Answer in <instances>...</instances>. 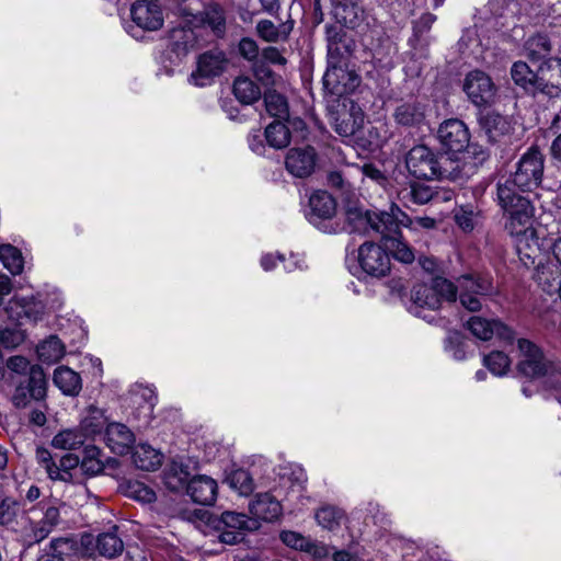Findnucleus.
<instances>
[{"instance_id":"b1692460","label":"nucleus","mask_w":561,"mask_h":561,"mask_svg":"<svg viewBox=\"0 0 561 561\" xmlns=\"http://www.w3.org/2000/svg\"><path fill=\"white\" fill-rule=\"evenodd\" d=\"M295 21L288 19L275 24L273 21L263 19L256 23V35L264 42L271 44L285 43L294 30Z\"/></svg>"},{"instance_id":"6e6d98bb","label":"nucleus","mask_w":561,"mask_h":561,"mask_svg":"<svg viewBox=\"0 0 561 561\" xmlns=\"http://www.w3.org/2000/svg\"><path fill=\"white\" fill-rule=\"evenodd\" d=\"M7 366L10 370L26 376L33 365L23 356H12L8 359Z\"/></svg>"},{"instance_id":"de8ad7c7","label":"nucleus","mask_w":561,"mask_h":561,"mask_svg":"<svg viewBox=\"0 0 561 561\" xmlns=\"http://www.w3.org/2000/svg\"><path fill=\"white\" fill-rule=\"evenodd\" d=\"M73 545V541L66 538L53 539L49 552L41 554L36 561H65L62 556L66 554V550L72 549Z\"/></svg>"},{"instance_id":"864d4df0","label":"nucleus","mask_w":561,"mask_h":561,"mask_svg":"<svg viewBox=\"0 0 561 561\" xmlns=\"http://www.w3.org/2000/svg\"><path fill=\"white\" fill-rule=\"evenodd\" d=\"M262 59L268 64L285 67L287 58L283 55V50L276 46L264 47L261 51Z\"/></svg>"},{"instance_id":"20e7f679","label":"nucleus","mask_w":561,"mask_h":561,"mask_svg":"<svg viewBox=\"0 0 561 561\" xmlns=\"http://www.w3.org/2000/svg\"><path fill=\"white\" fill-rule=\"evenodd\" d=\"M449 157L438 156L424 145L414 146L405 156V165L409 172L416 179L443 180L459 178L458 165Z\"/></svg>"},{"instance_id":"49530a36","label":"nucleus","mask_w":561,"mask_h":561,"mask_svg":"<svg viewBox=\"0 0 561 561\" xmlns=\"http://www.w3.org/2000/svg\"><path fill=\"white\" fill-rule=\"evenodd\" d=\"M31 304L32 300L27 297L13 296L4 310L11 320L20 321L24 317H30Z\"/></svg>"},{"instance_id":"f8f14e48","label":"nucleus","mask_w":561,"mask_h":561,"mask_svg":"<svg viewBox=\"0 0 561 561\" xmlns=\"http://www.w3.org/2000/svg\"><path fill=\"white\" fill-rule=\"evenodd\" d=\"M358 263L362 270L371 277H383L391 268L390 256L383 244L365 242L358 249Z\"/></svg>"},{"instance_id":"393cba45","label":"nucleus","mask_w":561,"mask_h":561,"mask_svg":"<svg viewBox=\"0 0 561 561\" xmlns=\"http://www.w3.org/2000/svg\"><path fill=\"white\" fill-rule=\"evenodd\" d=\"M310 213L308 219L311 224L318 225L319 220H328L336 213V202L325 191H317L309 198Z\"/></svg>"},{"instance_id":"e2e57ef3","label":"nucleus","mask_w":561,"mask_h":561,"mask_svg":"<svg viewBox=\"0 0 561 561\" xmlns=\"http://www.w3.org/2000/svg\"><path fill=\"white\" fill-rule=\"evenodd\" d=\"M466 149H467V154L472 157L479 163L483 162L489 157L488 151L479 145H476V144L470 145L469 144Z\"/></svg>"},{"instance_id":"58836bf2","label":"nucleus","mask_w":561,"mask_h":561,"mask_svg":"<svg viewBox=\"0 0 561 561\" xmlns=\"http://www.w3.org/2000/svg\"><path fill=\"white\" fill-rule=\"evenodd\" d=\"M0 261L13 275H18L23 271L24 260L22 253L11 244L0 245Z\"/></svg>"},{"instance_id":"09e8293b","label":"nucleus","mask_w":561,"mask_h":561,"mask_svg":"<svg viewBox=\"0 0 561 561\" xmlns=\"http://www.w3.org/2000/svg\"><path fill=\"white\" fill-rule=\"evenodd\" d=\"M82 423L91 434L100 433L108 424L104 411L94 405L89 407Z\"/></svg>"},{"instance_id":"9d476101","label":"nucleus","mask_w":561,"mask_h":561,"mask_svg":"<svg viewBox=\"0 0 561 561\" xmlns=\"http://www.w3.org/2000/svg\"><path fill=\"white\" fill-rule=\"evenodd\" d=\"M47 380L43 368L33 365L15 387L12 403L18 409L25 408L32 400L39 401L46 397Z\"/></svg>"},{"instance_id":"c756f323","label":"nucleus","mask_w":561,"mask_h":561,"mask_svg":"<svg viewBox=\"0 0 561 561\" xmlns=\"http://www.w3.org/2000/svg\"><path fill=\"white\" fill-rule=\"evenodd\" d=\"M434 196V191L430 185L411 182L408 186L398 192V198L407 206L424 205Z\"/></svg>"},{"instance_id":"6e6552de","label":"nucleus","mask_w":561,"mask_h":561,"mask_svg":"<svg viewBox=\"0 0 561 561\" xmlns=\"http://www.w3.org/2000/svg\"><path fill=\"white\" fill-rule=\"evenodd\" d=\"M520 359L517 364L519 374L527 378H540L557 370L556 364L546 357L543 352L531 341L519 339L517 341Z\"/></svg>"},{"instance_id":"052dcab7","label":"nucleus","mask_w":561,"mask_h":561,"mask_svg":"<svg viewBox=\"0 0 561 561\" xmlns=\"http://www.w3.org/2000/svg\"><path fill=\"white\" fill-rule=\"evenodd\" d=\"M305 552L313 556L316 559H323L329 556V548L323 543L312 541L310 539L308 543V549H306Z\"/></svg>"},{"instance_id":"69168bd1","label":"nucleus","mask_w":561,"mask_h":561,"mask_svg":"<svg viewBox=\"0 0 561 561\" xmlns=\"http://www.w3.org/2000/svg\"><path fill=\"white\" fill-rule=\"evenodd\" d=\"M133 489L134 493L136 494V497L141 499L145 502H151L156 497L154 492H152L141 483H136L135 485H133Z\"/></svg>"},{"instance_id":"bf43d9fd","label":"nucleus","mask_w":561,"mask_h":561,"mask_svg":"<svg viewBox=\"0 0 561 561\" xmlns=\"http://www.w3.org/2000/svg\"><path fill=\"white\" fill-rule=\"evenodd\" d=\"M21 334L14 330L5 329L0 333V343L3 347H15L21 343Z\"/></svg>"},{"instance_id":"338daca9","label":"nucleus","mask_w":561,"mask_h":561,"mask_svg":"<svg viewBox=\"0 0 561 561\" xmlns=\"http://www.w3.org/2000/svg\"><path fill=\"white\" fill-rule=\"evenodd\" d=\"M251 150L257 154H263L265 146L259 134H252L248 138Z\"/></svg>"},{"instance_id":"c9c22d12","label":"nucleus","mask_w":561,"mask_h":561,"mask_svg":"<svg viewBox=\"0 0 561 561\" xmlns=\"http://www.w3.org/2000/svg\"><path fill=\"white\" fill-rule=\"evenodd\" d=\"M264 136L267 144L275 149L286 148L290 144V131L280 121H275L267 125Z\"/></svg>"},{"instance_id":"603ef678","label":"nucleus","mask_w":561,"mask_h":561,"mask_svg":"<svg viewBox=\"0 0 561 561\" xmlns=\"http://www.w3.org/2000/svg\"><path fill=\"white\" fill-rule=\"evenodd\" d=\"M279 538L284 545L289 548L306 551L308 549L309 538L302 536L299 533L293 530H283L279 535Z\"/></svg>"},{"instance_id":"5fc2aeb1","label":"nucleus","mask_w":561,"mask_h":561,"mask_svg":"<svg viewBox=\"0 0 561 561\" xmlns=\"http://www.w3.org/2000/svg\"><path fill=\"white\" fill-rule=\"evenodd\" d=\"M239 53L244 59L253 61L259 57V45L253 38L243 37L239 42Z\"/></svg>"},{"instance_id":"473e14b6","label":"nucleus","mask_w":561,"mask_h":561,"mask_svg":"<svg viewBox=\"0 0 561 561\" xmlns=\"http://www.w3.org/2000/svg\"><path fill=\"white\" fill-rule=\"evenodd\" d=\"M133 448V462L138 469L153 471L160 467L162 455L150 445L139 444Z\"/></svg>"},{"instance_id":"1a4fd4ad","label":"nucleus","mask_w":561,"mask_h":561,"mask_svg":"<svg viewBox=\"0 0 561 561\" xmlns=\"http://www.w3.org/2000/svg\"><path fill=\"white\" fill-rule=\"evenodd\" d=\"M396 221L392 222V227L388 230L385 229L379 237L387 251H390L393 257L402 263H412L415 259L412 248L403 241L401 228L409 227L412 224L411 218L401 210L400 207H396Z\"/></svg>"},{"instance_id":"0eeeda50","label":"nucleus","mask_w":561,"mask_h":561,"mask_svg":"<svg viewBox=\"0 0 561 561\" xmlns=\"http://www.w3.org/2000/svg\"><path fill=\"white\" fill-rule=\"evenodd\" d=\"M462 90L468 100L479 110L490 107L496 103L497 87L492 78L482 70L469 71L465 76Z\"/></svg>"},{"instance_id":"bb28decb","label":"nucleus","mask_w":561,"mask_h":561,"mask_svg":"<svg viewBox=\"0 0 561 561\" xmlns=\"http://www.w3.org/2000/svg\"><path fill=\"white\" fill-rule=\"evenodd\" d=\"M252 518L264 522H274L282 513L279 502L271 493H259L249 504Z\"/></svg>"},{"instance_id":"a211bd4d","label":"nucleus","mask_w":561,"mask_h":561,"mask_svg":"<svg viewBox=\"0 0 561 561\" xmlns=\"http://www.w3.org/2000/svg\"><path fill=\"white\" fill-rule=\"evenodd\" d=\"M37 506L43 511V517L37 522H31V530L25 536L27 546L38 543L46 539L60 522L58 507L45 502H39Z\"/></svg>"},{"instance_id":"c85d7f7f","label":"nucleus","mask_w":561,"mask_h":561,"mask_svg":"<svg viewBox=\"0 0 561 561\" xmlns=\"http://www.w3.org/2000/svg\"><path fill=\"white\" fill-rule=\"evenodd\" d=\"M53 380L55 386L69 397H77L82 389L80 375L67 366L57 367Z\"/></svg>"},{"instance_id":"4c0bfd02","label":"nucleus","mask_w":561,"mask_h":561,"mask_svg":"<svg viewBox=\"0 0 561 561\" xmlns=\"http://www.w3.org/2000/svg\"><path fill=\"white\" fill-rule=\"evenodd\" d=\"M525 48L527 57L531 61H538L550 54L551 43L547 35L535 34L527 39Z\"/></svg>"},{"instance_id":"7ed1b4c3","label":"nucleus","mask_w":561,"mask_h":561,"mask_svg":"<svg viewBox=\"0 0 561 561\" xmlns=\"http://www.w3.org/2000/svg\"><path fill=\"white\" fill-rule=\"evenodd\" d=\"M328 67L323 76V88L332 94L341 96L354 87L357 79L348 69L356 43L342 25H325Z\"/></svg>"},{"instance_id":"f257e3e1","label":"nucleus","mask_w":561,"mask_h":561,"mask_svg":"<svg viewBox=\"0 0 561 561\" xmlns=\"http://www.w3.org/2000/svg\"><path fill=\"white\" fill-rule=\"evenodd\" d=\"M545 159L537 147L529 148L516 163V170L504 182H499L496 199L501 208L508 215L506 228L512 234L519 233L534 215L530 201L520 192H531L539 187L543 176Z\"/></svg>"},{"instance_id":"f704fd0d","label":"nucleus","mask_w":561,"mask_h":561,"mask_svg":"<svg viewBox=\"0 0 561 561\" xmlns=\"http://www.w3.org/2000/svg\"><path fill=\"white\" fill-rule=\"evenodd\" d=\"M233 94L242 104L250 105L261 99L260 87L248 77H238L233 82Z\"/></svg>"},{"instance_id":"a878e982","label":"nucleus","mask_w":561,"mask_h":561,"mask_svg":"<svg viewBox=\"0 0 561 561\" xmlns=\"http://www.w3.org/2000/svg\"><path fill=\"white\" fill-rule=\"evenodd\" d=\"M181 14L185 18H192V21L196 24H206L218 37H222L226 33L225 10L218 4L207 7L201 15H195L185 8L181 9Z\"/></svg>"},{"instance_id":"4be33fe9","label":"nucleus","mask_w":561,"mask_h":561,"mask_svg":"<svg viewBox=\"0 0 561 561\" xmlns=\"http://www.w3.org/2000/svg\"><path fill=\"white\" fill-rule=\"evenodd\" d=\"M228 66L226 54L220 49H210L198 56L197 69L192 73L195 79H209L220 76Z\"/></svg>"},{"instance_id":"aec40b11","label":"nucleus","mask_w":561,"mask_h":561,"mask_svg":"<svg viewBox=\"0 0 561 561\" xmlns=\"http://www.w3.org/2000/svg\"><path fill=\"white\" fill-rule=\"evenodd\" d=\"M133 21L146 31H157L163 25L160 5L152 1L138 0L130 9Z\"/></svg>"},{"instance_id":"4468645a","label":"nucleus","mask_w":561,"mask_h":561,"mask_svg":"<svg viewBox=\"0 0 561 561\" xmlns=\"http://www.w3.org/2000/svg\"><path fill=\"white\" fill-rule=\"evenodd\" d=\"M427 105L415 96L401 99L392 112L394 123L402 128H421L425 124Z\"/></svg>"},{"instance_id":"a18cd8bd","label":"nucleus","mask_w":561,"mask_h":561,"mask_svg":"<svg viewBox=\"0 0 561 561\" xmlns=\"http://www.w3.org/2000/svg\"><path fill=\"white\" fill-rule=\"evenodd\" d=\"M84 453L85 455L80 463L82 472L90 477L101 473L104 469V465L99 459L100 449L95 446H90L85 447Z\"/></svg>"},{"instance_id":"774afa93","label":"nucleus","mask_w":561,"mask_h":561,"mask_svg":"<svg viewBox=\"0 0 561 561\" xmlns=\"http://www.w3.org/2000/svg\"><path fill=\"white\" fill-rule=\"evenodd\" d=\"M36 460L44 469L54 461L49 450L44 447H37Z\"/></svg>"},{"instance_id":"37998d69","label":"nucleus","mask_w":561,"mask_h":561,"mask_svg":"<svg viewBox=\"0 0 561 561\" xmlns=\"http://www.w3.org/2000/svg\"><path fill=\"white\" fill-rule=\"evenodd\" d=\"M64 345L57 336H50L37 347L38 356L42 360L54 363L64 356Z\"/></svg>"},{"instance_id":"dca6fc26","label":"nucleus","mask_w":561,"mask_h":561,"mask_svg":"<svg viewBox=\"0 0 561 561\" xmlns=\"http://www.w3.org/2000/svg\"><path fill=\"white\" fill-rule=\"evenodd\" d=\"M317 161L318 154L313 147H295L285 157V168L293 176L306 179L314 172Z\"/></svg>"},{"instance_id":"cd10ccee","label":"nucleus","mask_w":561,"mask_h":561,"mask_svg":"<svg viewBox=\"0 0 561 561\" xmlns=\"http://www.w3.org/2000/svg\"><path fill=\"white\" fill-rule=\"evenodd\" d=\"M511 78L526 93L536 94L539 92V69L534 72L527 62L515 61L511 67Z\"/></svg>"},{"instance_id":"3c124183","label":"nucleus","mask_w":561,"mask_h":561,"mask_svg":"<svg viewBox=\"0 0 561 561\" xmlns=\"http://www.w3.org/2000/svg\"><path fill=\"white\" fill-rule=\"evenodd\" d=\"M477 211L472 205H463L455 213V221L465 231H471L474 227Z\"/></svg>"},{"instance_id":"2eb2a0df","label":"nucleus","mask_w":561,"mask_h":561,"mask_svg":"<svg viewBox=\"0 0 561 561\" xmlns=\"http://www.w3.org/2000/svg\"><path fill=\"white\" fill-rule=\"evenodd\" d=\"M437 138L444 148L454 152H461L469 145L470 131L462 121L449 118L439 125Z\"/></svg>"},{"instance_id":"e433bc0d","label":"nucleus","mask_w":561,"mask_h":561,"mask_svg":"<svg viewBox=\"0 0 561 561\" xmlns=\"http://www.w3.org/2000/svg\"><path fill=\"white\" fill-rule=\"evenodd\" d=\"M314 517L322 528L333 531L340 528L345 513L336 506L323 505L317 510Z\"/></svg>"},{"instance_id":"7c9ffc66","label":"nucleus","mask_w":561,"mask_h":561,"mask_svg":"<svg viewBox=\"0 0 561 561\" xmlns=\"http://www.w3.org/2000/svg\"><path fill=\"white\" fill-rule=\"evenodd\" d=\"M190 467L183 461L173 460L164 472V484L171 491L187 490V484L192 479Z\"/></svg>"},{"instance_id":"a19ab883","label":"nucleus","mask_w":561,"mask_h":561,"mask_svg":"<svg viewBox=\"0 0 561 561\" xmlns=\"http://www.w3.org/2000/svg\"><path fill=\"white\" fill-rule=\"evenodd\" d=\"M227 483L241 495H249L254 490V481L249 471L237 469L230 472L226 479Z\"/></svg>"},{"instance_id":"ddd939ff","label":"nucleus","mask_w":561,"mask_h":561,"mask_svg":"<svg viewBox=\"0 0 561 561\" xmlns=\"http://www.w3.org/2000/svg\"><path fill=\"white\" fill-rule=\"evenodd\" d=\"M468 330L482 341H488L494 335L506 344L515 340V331L499 319H486L480 316H472L467 321Z\"/></svg>"},{"instance_id":"9b49d317","label":"nucleus","mask_w":561,"mask_h":561,"mask_svg":"<svg viewBox=\"0 0 561 561\" xmlns=\"http://www.w3.org/2000/svg\"><path fill=\"white\" fill-rule=\"evenodd\" d=\"M192 23V20H187L169 32L167 53L170 54L169 59L173 64L180 62L197 46L198 35Z\"/></svg>"},{"instance_id":"c03bdc74","label":"nucleus","mask_w":561,"mask_h":561,"mask_svg":"<svg viewBox=\"0 0 561 561\" xmlns=\"http://www.w3.org/2000/svg\"><path fill=\"white\" fill-rule=\"evenodd\" d=\"M483 364L492 374L503 376L511 366V359L504 352L493 351L483 357Z\"/></svg>"},{"instance_id":"ea45409f","label":"nucleus","mask_w":561,"mask_h":561,"mask_svg":"<svg viewBox=\"0 0 561 561\" xmlns=\"http://www.w3.org/2000/svg\"><path fill=\"white\" fill-rule=\"evenodd\" d=\"M264 103L271 116L280 119H285L289 116L288 103L283 94L276 91H267L264 94Z\"/></svg>"},{"instance_id":"680f3d73","label":"nucleus","mask_w":561,"mask_h":561,"mask_svg":"<svg viewBox=\"0 0 561 561\" xmlns=\"http://www.w3.org/2000/svg\"><path fill=\"white\" fill-rule=\"evenodd\" d=\"M436 21V15L432 13L422 14L415 22V30L417 33H424L431 30L432 25Z\"/></svg>"},{"instance_id":"f3484780","label":"nucleus","mask_w":561,"mask_h":561,"mask_svg":"<svg viewBox=\"0 0 561 561\" xmlns=\"http://www.w3.org/2000/svg\"><path fill=\"white\" fill-rule=\"evenodd\" d=\"M479 135L495 144L511 130L508 119L499 112L480 108L477 114Z\"/></svg>"},{"instance_id":"2f4dec72","label":"nucleus","mask_w":561,"mask_h":561,"mask_svg":"<svg viewBox=\"0 0 561 561\" xmlns=\"http://www.w3.org/2000/svg\"><path fill=\"white\" fill-rule=\"evenodd\" d=\"M363 124V118L345 107L331 116L332 128L343 137L353 136Z\"/></svg>"},{"instance_id":"412c9836","label":"nucleus","mask_w":561,"mask_h":561,"mask_svg":"<svg viewBox=\"0 0 561 561\" xmlns=\"http://www.w3.org/2000/svg\"><path fill=\"white\" fill-rule=\"evenodd\" d=\"M105 444L117 455L128 454L136 442L134 433L123 423H108L105 428Z\"/></svg>"},{"instance_id":"f03ea898","label":"nucleus","mask_w":561,"mask_h":561,"mask_svg":"<svg viewBox=\"0 0 561 561\" xmlns=\"http://www.w3.org/2000/svg\"><path fill=\"white\" fill-rule=\"evenodd\" d=\"M457 284L444 277H434L430 285L416 284L411 290V300L415 308L436 310L442 301L455 302L470 312L480 311L482 302L479 296H491L495 287L491 277L481 274H463L456 279Z\"/></svg>"},{"instance_id":"5701e85b","label":"nucleus","mask_w":561,"mask_h":561,"mask_svg":"<svg viewBox=\"0 0 561 561\" xmlns=\"http://www.w3.org/2000/svg\"><path fill=\"white\" fill-rule=\"evenodd\" d=\"M218 492V484L213 478L201 474L193 477L188 484L186 493L191 496L194 503L208 506L213 505L216 501Z\"/></svg>"},{"instance_id":"8fccbe9b","label":"nucleus","mask_w":561,"mask_h":561,"mask_svg":"<svg viewBox=\"0 0 561 561\" xmlns=\"http://www.w3.org/2000/svg\"><path fill=\"white\" fill-rule=\"evenodd\" d=\"M18 501L5 496L0 500V526H10L16 519Z\"/></svg>"},{"instance_id":"79ce46f5","label":"nucleus","mask_w":561,"mask_h":561,"mask_svg":"<svg viewBox=\"0 0 561 561\" xmlns=\"http://www.w3.org/2000/svg\"><path fill=\"white\" fill-rule=\"evenodd\" d=\"M84 443V436L80 431L65 430L59 432L51 440V445L58 449H77Z\"/></svg>"},{"instance_id":"13d9d810","label":"nucleus","mask_w":561,"mask_h":561,"mask_svg":"<svg viewBox=\"0 0 561 561\" xmlns=\"http://www.w3.org/2000/svg\"><path fill=\"white\" fill-rule=\"evenodd\" d=\"M362 171L366 178L371 179L381 186H385L388 182V179L382 171L371 163L364 164Z\"/></svg>"},{"instance_id":"6ab92c4d","label":"nucleus","mask_w":561,"mask_h":561,"mask_svg":"<svg viewBox=\"0 0 561 561\" xmlns=\"http://www.w3.org/2000/svg\"><path fill=\"white\" fill-rule=\"evenodd\" d=\"M539 92L549 98L561 95V59L551 57L539 66Z\"/></svg>"},{"instance_id":"39448f33","label":"nucleus","mask_w":561,"mask_h":561,"mask_svg":"<svg viewBox=\"0 0 561 561\" xmlns=\"http://www.w3.org/2000/svg\"><path fill=\"white\" fill-rule=\"evenodd\" d=\"M399 207L391 204L388 210L371 211L366 210L356 203L348 202L345 206V220L352 232L369 233L370 231L380 234L385 229L388 230L396 221V210Z\"/></svg>"},{"instance_id":"4d7b16f0","label":"nucleus","mask_w":561,"mask_h":561,"mask_svg":"<svg viewBox=\"0 0 561 561\" xmlns=\"http://www.w3.org/2000/svg\"><path fill=\"white\" fill-rule=\"evenodd\" d=\"M45 471L51 480H59L64 482H70L72 480L71 472L62 470L60 463L57 465L55 461L48 465L45 468Z\"/></svg>"},{"instance_id":"423d86ee","label":"nucleus","mask_w":561,"mask_h":561,"mask_svg":"<svg viewBox=\"0 0 561 561\" xmlns=\"http://www.w3.org/2000/svg\"><path fill=\"white\" fill-rule=\"evenodd\" d=\"M213 524L219 533V540L227 545L241 542L245 531H254L260 527V522L255 518L233 511L222 512Z\"/></svg>"},{"instance_id":"0e129e2a","label":"nucleus","mask_w":561,"mask_h":561,"mask_svg":"<svg viewBox=\"0 0 561 561\" xmlns=\"http://www.w3.org/2000/svg\"><path fill=\"white\" fill-rule=\"evenodd\" d=\"M59 463L62 470L71 472V470L77 468L81 461L78 456L73 454H67L60 458Z\"/></svg>"},{"instance_id":"72a5a7b5","label":"nucleus","mask_w":561,"mask_h":561,"mask_svg":"<svg viewBox=\"0 0 561 561\" xmlns=\"http://www.w3.org/2000/svg\"><path fill=\"white\" fill-rule=\"evenodd\" d=\"M117 527L112 530L98 535L95 539V549L100 556L112 559L119 556L124 550V542L116 534Z\"/></svg>"}]
</instances>
